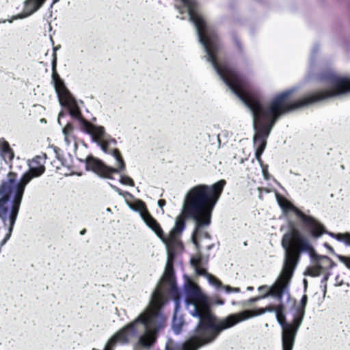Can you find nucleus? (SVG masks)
Instances as JSON below:
<instances>
[{
    "label": "nucleus",
    "mask_w": 350,
    "mask_h": 350,
    "mask_svg": "<svg viewBox=\"0 0 350 350\" xmlns=\"http://www.w3.org/2000/svg\"><path fill=\"white\" fill-rule=\"evenodd\" d=\"M198 38L205 53L204 58L211 64L219 77L251 113L252 126L255 131L253 137V144L256 147L255 157L262 167V174L265 180H269L270 175L268 166L262 165L261 156L277 120L291 111L350 92V78L340 77L332 71H328L321 74L318 80L329 89L316 92L295 102L286 103L287 98L297 90V88H292L277 94L269 103L262 104L245 91L242 79L234 69L218 62L219 44L217 36H198Z\"/></svg>",
    "instance_id": "nucleus-1"
},
{
    "label": "nucleus",
    "mask_w": 350,
    "mask_h": 350,
    "mask_svg": "<svg viewBox=\"0 0 350 350\" xmlns=\"http://www.w3.org/2000/svg\"><path fill=\"white\" fill-rule=\"evenodd\" d=\"M168 283L172 293L180 295L174 278L173 265L166 263L163 276L152 292L148 305L133 319L135 350H149L157 341L160 332L167 325L163 308L165 304L163 284Z\"/></svg>",
    "instance_id": "nucleus-2"
},
{
    "label": "nucleus",
    "mask_w": 350,
    "mask_h": 350,
    "mask_svg": "<svg viewBox=\"0 0 350 350\" xmlns=\"http://www.w3.org/2000/svg\"><path fill=\"white\" fill-rule=\"evenodd\" d=\"M185 304L189 313L199 319L189 338L183 343L182 350H198L212 343L220 334V320L211 312L206 297L198 286L189 285L187 291Z\"/></svg>",
    "instance_id": "nucleus-3"
},
{
    "label": "nucleus",
    "mask_w": 350,
    "mask_h": 350,
    "mask_svg": "<svg viewBox=\"0 0 350 350\" xmlns=\"http://www.w3.org/2000/svg\"><path fill=\"white\" fill-rule=\"evenodd\" d=\"M225 185L224 180H219L211 185H194L186 192L180 216L184 219L187 218L194 221L193 238L202 228L208 227L211 224L213 211Z\"/></svg>",
    "instance_id": "nucleus-4"
},
{
    "label": "nucleus",
    "mask_w": 350,
    "mask_h": 350,
    "mask_svg": "<svg viewBox=\"0 0 350 350\" xmlns=\"http://www.w3.org/2000/svg\"><path fill=\"white\" fill-rule=\"evenodd\" d=\"M133 211L138 213L146 226L154 232L157 237L165 244L167 252L166 263L173 265L175 258L174 248L181 246L178 237L185 228V221L183 217L178 216L176 218L174 226L171 230L170 235L165 237L163 235V231L159 224L150 214L143 201L133 198Z\"/></svg>",
    "instance_id": "nucleus-5"
},
{
    "label": "nucleus",
    "mask_w": 350,
    "mask_h": 350,
    "mask_svg": "<svg viewBox=\"0 0 350 350\" xmlns=\"http://www.w3.org/2000/svg\"><path fill=\"white\" fill-rule=\"evenodd\" d=\"M23 194L24 191L22 189L17 188L9 181L4 180L0 185V219L3 226L7 230L0 247L3 246L12 235Z\"/></svg>",
    "instance_id": "nucleus-6"
},
{
    "label": "nucleus",
    "mask_w": 350,
    "mask_h": 350,
    "mask_svg": "<svg viewBox=\"0 0 350 350\" xmlns=\"http://www.w3.org/2000/svg\"><path fill=\"white\" fill-rule=\"evenodd\" d=\"M282 246L285 250V255L280 275L289 282L299 260V252H308L312 258L316 252L308 240L301 237L295 229L283 236Z\"/></svg>",
    "instance_id": "nucleus-7"
},
{
    "label": "nucleus",
    "mask_w": 350,
    "mask_h": 350,
    "mask_svg": "<svg viewBox=\"0 0 350 350\" xmlns=\"http://www.w3.org/2000/svg\"><path fill=\"white\" fill-rule=\"evenodd\" d=\"M116 143V140L109 137L96 144L105 153L110 154L117 167L107 166L100 160L92 156H88L84 161L80 160L85 163L86 170L92 171L98 176L105 178H109L112 173H118L123 170L124 163L118 150L114 148Z\"/></svg>",
    "instance_id": "nucleus-8"
},
{
    "label": "nucleus",
    "mask_w": 350,
    "mask_h": 350,
    "mask_svg": "<svg viewBox=\"0 0 350 350\" xmlns=\"http://www.w3.org/2000/svg\"><path fill=\"white\" fill-rule=\"evenodd\" d=\"M278 203L284 213L288 211H293L301 220L304 226L308 229L312 237L319 238L324 233H326L330 237L335 238L338 241H343L347 245L350 246V233L346 232L335 234L327 232L324 226L316 218L306 215L286 199L278 198Z\"/></svg>",
    "instance_id": "nucleus-9"
},
{
    "label": "nucleus",
    "mask_w": 350,
    "mask_h": 350,
    "mask_svg": "<svg viewBox=\"0 0 350 350\" xmlns=\"http://www.w3.org/2000/svg\"><path fill=\"white\" fill-rule=\"evenodd\" d=\"M46 159V153L36 155L32 159L28 160L29 170L23 174L19 180H17L16 174L12 172L8 174L5 180L12 183L15 187L25 191L26 186L33 178H38L44 173Z\"/></svg>",
    "instance_id": "nucleus-10"
},
{
    "label": "nucleus",
    "mask_w": 350,
    "mask_h": 350,
    "mask_svg": "<svg viewBox=\"0 0 350 350\" xmlns=\"http://www.w3.org/2000/svg\"><path fill=\"white\" fill-rule=\"evenodd\" d=\"M54 90L58 98V103L62 107H66L70 115L77 120L81 119V109L76 98L66 88L64 81L59 76L52 78Z\"/></svg>",
    "instance_id": "nucleus-11"
},
{
    "label": "nucleus",
    "mask_w": 350,
    "mask_h": 350,
    "mask_svg": "<svg viewBox=\"0 0 350 350\" xmlns=\"http://www.w3.org/2000/svg\"><path fill=\"white\" fill-rule=\"evenodd\" d=\"M278 323L282 327V346L288 347L294 346L296 336L300 327L297 326V321H295V317L291 323H286L284 314V306L282 304L275 308V312Z\"/></svg>",
    "instance_id": "nucleus-12"
},
{
    "label": "nucleus",
    "mask_w": 350,
    "mask_h": 350,
    "mask_svg": "<svg viewBox=\"0 0 350 350\" xmlns=\"http://www.w3.org/2000/svg\"><path fill=\"white\" fill-rule=\"evenodd\" d=\"M202 260H203L201 255L198 256L197 260H195L194 258L190 259V264L194 269L196 275L205 277L208 282L217 290H224L228 293H240L241 290L239 288L232 287L228 285L223 284L218 278L208 273L205 269L202 268L201 266L202 265Z\"/></svg>",
    "instance_id": "nucleus-13"
},
{
    "label": "nucleus",
    "mask_w": 350,
    "mask_h": 350,
    "mask_svg": "<svg viewBox=\"0 0 350 350\" xmlns=\"http://www.w3.org/2000/svg\"><path fill=\"white\" fill-rule=\"evenodd\" d=\"M288 284V281L283 279V277L280 275L278 281H277L272 286L269 288L268 293L260 297L250 298L245 301L242 306H247L250 304L255 303L260 299H265L269 296H274L277 297L278 300L282 301L283 295L285 293L287 292Z\"/></svg>",
    "instance_id": "nucleus-14"
},
{
    "label": "nucleus",
    "mask_w": 350,
    "mask_h": 350,
    "mask_svg": "<svg viewBox=\"0 0 350 350\" xmlns=\"http://www.w3.org/2000/svg\"><path fill=\"white\" fill-rule=\"evenodd\" d=\"M265 314L263 308H259L257 312H252L250 310H244L239 314H232L220 320V333L229 329L239 322L247 320L253 317Z\"/></svg>",
    "instance_id": "nucleus-15"
},
{
    "label": "nucleus",
    "mask_w": 350,
    "mask_h": 350,
    "mask_svg": "<svg viewBox=\"0 0 350 350\" xmlns=\"http://www.w3.org/2000/svg\"><path fill=\"white\" fill-rule=\"evenodd\" d=\"M311 260L312 266L306 269L304 274L312 277H317L322 271L334 266V263L329 257L320 256L317 253L311 258Z\"/></svg>",
    "instance_id": "nucleus-16"
},
{
    "label": "nucleus",
    "mask_w": 350,
    "mask_h": 350,
    "mask_svg": "<svg viewBox=\"0 0 350 350\" xmlns=\"http://www.w3.org/2000/svg\"><path fill=\"white\" fill-rule=\"evenodd\" d=\"M131 336V322L116 332L106 342L103 350H113L117 344H125L129 342Z\"/></svg>",
    "instance_id": "nucleus-17"
},
{
    "label": "nucleus",
    "mask_w": 350,
    "mask_h": 350,
    "mask_svg": "<svg viewBox=\"0 0 350 350\" xmlns=\"http://www.w3.org/2000/svg\"><path fill=\"white\" fill-rule=\"evenodd\" d=\"M80 120H82L85 131L91 135L94 142L98 143L109 138V136L105 133L103 126L90 124L81 118Z\"/></svg>",
    "instance_id": "nucleus-18"
},
{
    "label": "nucleus",
    "mask_w": 350,
    "mask_h": 350,
    "mask_svg": "<svg viewBox=\"0 0 350 350\" xmlns=\"http://www.w3.org/2000/svg\"><path fill=\"white\" fill-rule=\"evenodd\" d=\"M174 303H175V308H174V317L172 323V327L174 331V332L176 334H178L182 329V326L183 325V321L181 318L178 319L176 315L177 312L180 308V295H175L174 297L173 298Z\"/></svg>",
    "instance_id": "nucleus-19"
},
{
    "label": "nucleus",
    "mask_w": 350,
    "mask_h": 350,
    "mask_svg": "<svg viewBox=\"0 0 350 350\" xmlns=\"http://www.w3.org/2000/svg\"><path fill=\"white\" fill-rule=\"evenodd\" d=\"M205 228L206 227L202 228L200 229V231H199L196 234V236L193 237V234H191V242L195 245L196 249L197 250L196 256L195 257H192L191 258H194L195 260L198 259V257L199 255L202 256V254H201V252H200V244L198 243V238L211 239L210 234L207 232L204 231V228ZM202 260H202V265H203V264L206 263L208 261V257H206L205 258L203 256H202Z\"/></svg>",
    "instance_id": "nucleus-20"
},
{
    "label": "nucleus",
    "mask_w": 350,
    "mask_h": 350,
    "mask_svg": "<svg viewBox=\"0 0 350 350\" xmlns=\"http://www.w3.org/2000/svg\"><path fill=\"white\" fill-rule=\"evenodd\" d=\"M0 157L4 161H12L14 157V151L4 138H0Z\"/></svg>",
    "instance_id": "nucleus-21"
},
{
    "label": "nucleus",
    "mask_w": 350,
    "mask_h": 350,
    "mask_svg": "<svg viewBox=\"0 0 350 350\" xmlns=\"http://www.w3.org/2000/svg\"><path fill=\"white\" fill-rule=\"evenodd\" d=\"M43 5V0H25V17L37 12Z\"/></svg>",
    "instance_id": "nucleus-22"
},
{
    "label": "nucleus",
    "mask_w": 350,
    "mask_h": 350,
    "mask_svg": "<svg viewBox=\"0 0 350 350\" xmlns=\"http://www.w3.org/2000/svg\"><path fill=\"white\" fill-rule=\"evenodd\" d=\"M308 302L306 295H303L301 299V304L297 308V314L295 315V320L297 321V326L301 327L306 314V307Z\"/></svg>",
    "instance_id": "nucleus-23"
},
{
    "label": "nucleus",
    "mask_w": 350,
    "mask_h": 350,
    "mask_svg": "<svg viewBox=\"0 0 350 350\" xmlns=\"http://www.w3.org/2000/svg\"><path fill=\"white\" fill-rule=\"evenodd\" d=\"M114 189L120 196L123 197L125 204L127 205L129 208L131 210V201L130 200L131 195L128 192H120V190L117 187H115Z\"/></svg>",
    "instance_id": "nucleus-24"
},
{
    "label": "nucleus",
    "mask_w": 350,
    "mask_h": 350,
    "mask_svg": "<svg viewBox=\"0 0 350 350\" xmlns=\"http://www.w3.org/2000/svg\"><path fill=\"white\" fill-rule=\"evenodd\" d=\"M56 68H57V54L53 53V59H52V62H51V70H52L51 79L59 76V75L57 73Z\"/></svg>",
    "instance_id": "nucleus-25"
},
{
    "label": "nucleus",
    "mask_w": 350,
    "mask_h": 350,
    "mask_svg": "<svg viewBox=\"0 0 350 350\" xmlns=\"http://www.w3.org/2000/svg\"><path fill=\"white\" fill-rule=\"evenodd\" d=\"M338 258L339 260L345 265V266L350 269V258L346 257L342 255H337Z\"/></svg>",
    "instance_id": "nucleus-26"
},
{
    "label": "nucleus",
    "mask_w": 350,
    "mask_h": 350,
    "mask_svg": "<svg viewBox=\"0 0 350 350\" xmlns=\"http://www.w3.org/2000/svg\"><path fill=\"white\" fill-rule=\"evenodd\" d=\"M318 50H319V46L317 45H315L312 51V54H311V56H310V70L311 69L313 64H314V55H316V53L318 52Z\"/></svg>",
    "instance_id": "nucleus-27"
},
{
    "label": "nucleus",
    "mask_w": 350,
    "mask_h": 350,
    "mask_svg": "<svg viewBox=\"0 0 350 350\" xmlns=\"http://www.w3.org/2000/svg\"><path fill=\"white\" fill-rule=\"evenodd\" d=\"M24 18H25V16H24V14H19L17 15L12 16L10 19H5V20L7 21L8 23H12L14 20L22 19Z\"/></svg>",
    "instance_id": "nucleus-28"
},
{
    "label": "nucleus",
    "mask_w": 350,
    "mask_h": 350,
    "mask_svg": "<svg viewBox=\"0 0 350 350\" xmlns=\"http://www.w3.org/2000/svg\"><path fill=\"white\" fill-rule=\"evenodd\" d=\"M120 181L123 185H131V178L128 176H120Z\"/></svg>",
    "instance_id": "nucleus-29"
},
{
    "label": "nucleus",
    "mask_w": 350,
    "mask_h": 350,
    "mask_svg": "<svg viewBox=\"0 0 350 350\" xmlns=\"http://www.w3.org/2000/svg\"><path fill=\"white\" fill-rule=\"evenodd\" d=\"M72 130V126L70 125H68L65 128L62 129L63 135L66 137L69 132H70Z\"/></svg>",
    "instance_id": "nucleus-30"
},
{
    "label": "nucleus",
    "mask_w": 350,
    "mask_h": 350,
    "mask_svg": "<svg viewBox=\"0 0 350 350\" xmlns=\"http://www.w3.org/2000/svg\"><path fill=\"white\" fill-rule=\"evenodd\" d=\"M263 309H264L265 313H267V312H274L275 310V308H274L273 306H267V307L264 308Z\"/></svg>",
    "instance_id": "nucleus-31"
},
{
    "label": "nucleus",
    "mask_w": 350,
    "mask_h": 350,
    "mask_svg": "<svg viewBox=\"0 0 350 350\" xmlns=\"http://www.w3.org/2000/svg\"><path fill=\"white\" fill-rule=\"evenodd\" d=\"M157 205L160 208H163V206L165 205V201L164 200H159L157 202Z\"/></svg>",
    "instance_id": "nucleus-32"
},
{
    "label": "nucleus",
    "mask_w": 350,
    "mask_h": 350,
    "mask_svg": "<svg viewBox=\"0 0 350 350\" xmlns=\"http://www.w3.org/2000/svg\"><path fill=\"white\" fill-rule=\"evenodd\" d=\"M267 288H268V286L267 285H262V286H260L258 288V291H263V290H265Z\"/></svg>",
    "instance_id": "nucleus-33"
},
{
    "label": "nucleus",
    "mask_w": 350,
    "mask_h": 350,
    "mask_svg": "<svg viewBox=\"0 0 350 350\" xmlns=\"http://www.w3.org/2000/svg\"><path fill=\"white\" fill-rule=\"evenodd\" d=\"M64 116V113L62 111H61L57 116V122H59L60 118L63 117Z\"/></svg>",
    "instance_id": "nucleus-34"
},
{
    "label": "nucleus",
    "mask_w": 350,
    "mask_h": 350,
    "mask_svg": "<svg viewBox=\"0 0 350 350\" xmlns=\"http://www.w3.org/2000/svg\"><path fill=\"white\" fill-rule=\"evenodd\" d=\"M325 246L332 253H334V249L332 246H330L329 244L327 243H325Z\"/></svg>",
    "instance_id": "nucleus-35"
},
{
    "label": "nucleus",
    "mask_w": 350,
    "mask_h": 350,
    "mask_svg": "<svg viewBox=\"0 0 350 350\" xmlns=\"http://www.w3.org/2000/svg\"><path fill=\"white\" fill-rule=\"evenodd\" d=\"M328 278H329V274H328V273H327V274H325V275H324V277H323V280H322L321 282H326L327 281Z\"/></svg>",
    "instance_id": "nucleus-36"
},
{
    "label": "nucleus",
    "mask_w": 350,
    "mask_h": 350,
    "mask_svg": "<svg viewBox=\"0 0 350 350\" xmlns=\"http://www.w3.org/2000/svg\"><path fill=\"white\" fill-rule=\"evenodd\" d=\"M53 150H54V152H55V153L56 157H57V159H59V157H58V154H57V152L59 151V148H58L55 147V148H53Z\"/></svg>",
    "instance_id": "nucleus-37"
},
{
    "label": "nucleus",
    "mask_w": 350,
    "mask_h": 350,
    "mask_svg": "<svg viewBox=\"0 0 350 350\" xmlns=\"http://www.w3.org/2000/svg\"><path fill=\"white\" fill-rule=\"evenodd\" d=\"M294 346H291V347H288L287 350H293ZM282 350H286L285 349V346H282Z\"/></svg>",
    "instance_id": "nucleus-38"
},
{
    "label": "nucleus",
    "mask_w": 350,
    "mask_h": 350,
    "mask_svg": "<svg viewBox=\"0 0 350 350\" xmlns=\"http://www.w3.org/2000/svg\"><path fill=\"white\" fill-rule=\"evenodd\" d=\"M85 232H86V230L83 229L79 232V234H80V235H84L85 234Z\"/></svg>",
    "instance_id": "nucleus-39"
},
{
    "label": "nucleus",
    "mask_w": 350,
    "mask_h": 350,
    "mask_svg": "<svg viewBox=\"0 0 350 350\" xmlns=\"http://www.w3.org/2000/svg\"><path fill=\"white\" fill-rule=\"evenodd\" d=\"M218 305H223L224 304V301L223 300H218L217 302H216Z\"/></svg>",
    "instance_id": "nucleus-40"
},
{
    "label": "nucleus",
    "mask_w": 350,
    "mask_h": 350,
    "mask_svg": "<svg viewBox=\"0 0 350 350\" xmlns=\"http://www.w3.org/2000/svg\"><path fill=\"white\" fill-rule=\"evenodd\" d=\"M5 23H7L5 19H0V24H4Z\"/></svg>",
    "instance_id": "nucleus-41"
},
{
    "label": "nucleus",
    "mask_w": 350,
    "mask_h": 350,
    "mask_svg": "<svg viewBox=\"0 0 350 350\" xmlns=\"http://www.w3.org/2000/svg\"><path fill=\"white\" fill-rule=\"evenodd\" d=\"M59 0H53V2H52V4H51V6H53L54 4H55L56 3H57Z\"/></svg>",
    "instance_id": "nucleus-42"
},
{
    "label": "nucleus",
    "mask_w": 350,
    "mask_h": 350,
    "mask_svg": "<svg viewBox=\"0 0 350 350\" xmlns=\"http://www.w3.org/2000/svg\"><path fill=\"white\" fill-rule=\"evenodd\" d=\"M253 289H254V288H253L252 286H248V287L247 288V291H252Z\"/></svg>",
    "instance_id": "nucleus-43"
},
{
    "label": "nucleus",
    "mask_w": 350,
    "mask_h": 350,
    "mask_svg": "<svg viewBox=\"0 0 350 350\" xmlns=\"http://www.w3.org/2000/svg\"><path fill=\"white\" fill-rule=\"evenodd\" d=\"M304 282L305 288H306V287H307V284H308L307 280H304Z\"/></svg>",
    "instance_id": "nucleus-44"
},
{
    "label": "nucleus",
    "mask_w": 350,
    "mask_h": 350,
    "mask_svg": "<svg viewBox=\"0 0 350 350\" xmlns=\"http://www.w3.org/2000/svg\"><path fill=\"white\" fill-rule=\"evenodd\" d=\"M40 122L46 123V120L44 118H42V119H40Z\"/></svg>",
    "instance_id": "nucleus-45"
},
{
    "label": "nucleus",
    "mask_w": 350,
    "mask_h": 350,
    "mask_svg": "<svg viewBox=\"0 0 350 350\" xmlns=\"http://www.w3.org/2000/svg\"><path fill=\"white\" fill-rule=\"evenodd\" d=\"M60 46L56 47L54 49V53H56V51L59 49Z\"/></svg>",
    "instance_id": "nucleus-46"
},
{
    "label": "nucleus",
    "mask_w": 350,
    "mask_h": 350,
    "mask_svg": "<svg viewBox=\"0 0 350 350\" xmlns=\"http://www.w3.org/2000/svg\"><path fill=\"white\" fill-rule=\"evenodd\" d=\"M106 211H107V212H110V211H111V209H110L109 208H107L106 209Z\"/></svg>",
    "instance_id": "nucleus-47"
},
{
    "label": "nucleus",
    "mask_w": 350,
    "mask_h": 350,
    "mask_svg": "<svg viewBox=\"0 0 350 350\" xmlns=\"http://www.w3.org/2000/svg\"><path fill=\"white\" fill-rule=\"evenodd\" d=\"M237 46H238L239 48H240V47H241V45H240V44H239L238 42H237Z\"/></svg>",
    "instance_id": "nucleus-48"
},
{
    "label": "nucleus",
    "mask_w": 350,
    "mask_h": 350,
    "mask_svg": "<svg viewBox=\"0 0 350 350\" xmlns=\"http://www.w3.org/2000/svg\"><path fill=\"white\" fill-rule=\"evenodd\" d=\"M247 245V242H246V241H245V242L243 243V245H244V246H246Z\"/></svg>",
    "instance_id": "nucleus-49"
},
{
    "label": "nucleus",
    "mask_w": 350,
    "mask_h": 350,
    "mask_svg": "<svg viewBox=\"0 0 350 350\" xmlns=\"http://www.w3.org/2000/svg\"><path fill=\"white\" fill-rule=\"evenodd\" d=\"M212 247H213V245H209V246H208V250H211V249L212 248Z\"/></svg>",
    "instance_id": "nucleus-50"
},
{
    "label": "nucleus",
    "mask_w": 350,
    "mask_h": 350,
    "mask_svg": "<svg viewBox=\"0 0 350 350\" xmlns=\"http://www.w3.org/2000/svg\"><path fill=\"white\" fill-rule=\"evenodd\" d=\"M92 350H98V349L96 348H92Z\"/></svg>",
    "instance_id": "nucleus-51"
},
{
    "label": "nucleus",
    "mask_w": 350,
    "mask_h": 350,
    "mask_svg": "<svg viewBox=\"0 0 350 350\" xmlns=\"http://www.w3.org/2000/svg\"><path fill=\"white\" fill-rule=\"evenodd\" d=\"M45 1H46V0H43V4L44 3Z\"/></svg>",
    "instance_id": "nucleus-52"
}]
</instances>
